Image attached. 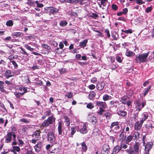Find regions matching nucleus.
<instances>
[{
  "instance_id": "1",
  "label": "nucleus",
  "mask_w": 154,
  "mask_h": 154,
  "mask_svg": "<svg viewBox=\"0 0 154 154\" xmlns=\"http://www.w3.org/2000/svg\"><path fill=\"white\" fill-rule=\"evenodd\" d=\"M140 144L138 142H136L134 144L133 147L130 146L128 149L125 150L128 154H139L141 150Z\"/></svg>"
},
{
  "instance_id": "2",
  "label": "nucleus",
  "mask_w": 154,
  "mask_h": 154,
  "mask_svg": "<svg viewBox=\"0 0 154 154\" xmlns=\"http://www.w3.org/2000/svg\"><path fill=\"white\" fill-rule=\"evenodd\" d=\"M95 106L97 108H99V109L97 112V113L99 115H101L103 113L105 112L104 109L107 107V105L105 102L97 101L96 102Z\"/></svg>"
},
{
  "instance_id": "3",
  "label": "nucleus",
  "mask_w": 154,
  "mask_h": 154,
  "mask_svg": "<svg viewBox=\"0 0 154 154\" xmlns=\"http://www.w3.org/2000/svg\"><path fill=\"white\" fill-rule=\"evenodd\" d=\"M149 53L138 54L136 56L135 62L137 63L145 62L148 56Z\"/></svg>"
},
{
  "instance_id": "4",
  "label": "nucleus",
  "mask_w": 154,
  "mask_h": 154,
  "mask_svg": "<svg viewBox=\"0 0 154 154\" xmlns=\"http://www.w3.org/2000/svg\"><path fill=\"white\" fill-rule=\"evenodd\" d=\"M56 118L53 116L48 117L47 119L45 120L41 124V127H47L50 125H52L53 122H55Z\"/></svg>"
},
{
  "instance_id": "5",
  "label": "nucleus",
  "mask_w": 154,
  "mask_h": 154,
  "mask_svg": "<svg viewBox=\"0 0 154 154\" xmlns=\"http://www.w3.org/2000/svg\"><path fill=\"white\" fill-rule=\"evenodd\" d=\"M119 124L118 122H112L110 126V128H113L114 130L116 131V132L117 133H119L121 131Z\"/></svg>"
},
{
  "instance_id": "6",
  "label": "nucleus",
  "mask_w": 154,
  "mask_h": 154,
  "mask_svg": "<svg viewBox=\"0 0 154 154\" xmlns=\"http://www.w3.org/2000/svg\"><path fill=\"white\" fill-rule=\"evenodd\" d=\"M47 140L50 143H53L55 140L56 137L52 131H50L47 134Z\"/></svg>"
},
{
  "instance_id": "7",
  "label": "nucleus",
  "mask_w": 154,
  "mask_h": 154,
  "mask_svg": "<svg viewBox=\"0 0 154 154\" xmlns=\"http://www.w3.org/2000/svg\"><path fill=\"white\" fill-rule=\"evenodd\" d=\"M60 147V146L59 143H56L54 144L51 146L52 151H51L50 153L52 154L57 152L59 151Z\"/></svg>"
},
{
  "instance_id": "8",
  "label": "nucleus",
  "mask_w": 154,
  "mask_h": 154,
  "mask_svg": "<svg viewBox=\"0 0 154 154\" xmlns=\"http://www.w3.org/2000/svg\"><path fill=\"white\" fill-rule=\"evenodd\" d=\"M153 145L152 142L150 141L147 142L145 146V153L149 154V151L152 148Z\"/></svg>"
},
{
  "instance_id": "9",
  "label": "nucleus",
  "mask_w": 154,
  "mask_h": 154,
  "mask_svg": "<svg viewBox=\"0 0 154 154\" xmlns=\"http://www.w3.org/2000/svg\"><path fill=\"white\" fill-rule=\"evenodd\" d=\"M59 11V9L51 7L48 8L46 11L47 12L49 13L53 14H55L57 13Z\"/></svg>"
},
{
  "instance_id": "10",
  "label": "nucleus",
  "mask_w": 154,
  "mask_h": 154,
  "mask_svg": "<svg viewBox=\"0 0 154 154\" xmlns=\"http://www.w3.org/2000/svg\"><path fill=\"white\" fill-rule=\"evenodd\" d=\"M88 119L89 122L92 123L93 125L96 124L97 122L96 117L91 114L88 115Z\"/></svg>"
},
{
  "instance_id": "11",
  "label": "nucleus",
  "mask_w": 154,
  "mask_h": 154,
  "mask_svg": "<svg viewBox=\"0 0 154 154\" xmlns=\"http://www.w3.org/2000/svg\"><path fill=\"white\" fill-rule=\"evenodd\" d=\"M145 127L148 130L151 131L154 128V122L152 121H149L145 125Z\"/></svg>"
},
{
  "instance_id": "12",
  "label": "nucleus",
  "mask_w": 154,
  "mask_h": 154,
  "mask_svg": "<svg viewBox=\"0 0 154 154\" xmlns=\"http://www.w3.org/2000/svg\"><path fill=\"white\" fill-rule=\"evenodd\" d=\"M109 145L107 144H104L101 149V154H107L109 150Z\"/></svg>"
},
{
  "instance_id": "13",
  "label": "nucleus",
  "mask_w": 154,
  "mask_h": 154,
  "mask_svg": "<svg viewBox=\"0 0 154 154\" xmlns=\"http://www.w3.org/2000/svg\"><path fill=\"white\" fill-rule=\"evenodd\" d=\"M4 138L5 139V143H8L11 142L12 140L11 132H7V134Z\"/></svg>"
},
{
  "instance_id": "14",
  "label": "nucleus",
  "mask_w": 154,
  "mask_h": 154,
  "mask_svg": "<svg viewBox=\"0 0 154 154\" xmlns=\"http://www.w3.org/2000/svg\"><path fill=\"white\" fill-rule=\"evenodd\" d=\"M151 114L149 112H144L141 115V121L143 122L146 121L148 118L149 116H150Z\"/></svg>"
},
{
  "instance_id": "15",
  "label": "nucleus",
  "mask_w": 154,
  "mask_h": 154,
  "mask_svg": "<svg viewBox=\"0 0 154 154\" xmlns=\"http://www.w3.org/2000/svg\"><path fill=\"white\" fill-rule=\"evenodd\" d=\"M41 132V131L39 130H36L35 131L33 132L32 135V138L36 140H39L41 137L40 135Z\"/></svg>"
},
{
  "instance_id": "16",
  "label": "nucleus",
  "mask_w": 154,
  "mask_h": 154,
  "mask_svg": "<svg viewBox=\"0 0 154 154\" xmlns=\"http://www.w3.org/2000/svg\"><path fill=\"white\" fill-rule=\"evenodd\" d=\"M58 134L59 135H65V133L63 132V130L62 128V123L60 121L58 122Z\"/></svg>"
},
{
  "instance_id": "17",
  "label": "nucleus",
  "mask_w": 154,
  "mask_h": 154,
  "mask_svg": "<svg viewBox=\"0 0 154 154\" xmlns=\"http://www.w3.org/2000/svg\"><path fill=\"white\" fill-rule=\"evenodd\" d=\"M5 77L7 79H8L10 77L14 76L15 73L13 72H11L10 70H7L5 73Z\"/></svg>"
},
{
  "instance_id": "18",
  "label": "nucleus",
  "mask_w": 154,
  "mask_h": 154,
  "mask_svg": "<svg viewBox=\"0 0 154 154\" xmlns=\"http://www.w3.org/2000/svg\"><path fill=\"white\" fill-rule=\"evenodd\" d=\"M125 128L122 130L121 132L119 135V139H120V140H121L122 141L125 140L126 138V135H125V133H126V132H125Z\"/></svg>"
},
{
  "instance_id": "19",
  "label": "nucleus",
  "mask_w": 154,
  "mask_h": 154,
  "mask_svg": "<svg viewBox=\"0 0 154 154\" xmlns=\"http://www.w3.org/2000/svg\"><path fill=\"white\" fill-rule=\"evenodd\" d=\"M119 101H118L112 100L110 102V105L111 107H114L117 108L119 105L118 103Z\"/></svg>"
},
{
  "instance_id": "20",
  "label": "nucleus",
  "mask_w": 154,
  "mask_h": 154,
  "mask_svg": "<svg viewBox=\"0 0 154 154\" xmlns=\"http://www.w3.org/2000/svg\"><path fill=\"white\" fill-rule=\"evenodd\" d=\"M143 122L141 121L140 122H137L135 124L134 127L135 129L137 130H139L141 127Z\"/></svg>"
},
{
  "instance_id": "21",
  "label": "nucleus",
  "mask_w": 154,
  "mask_h": 154,
  "mask_svg": "<svg viewBox=\"0 0 154 154\" xmlns=\"http://www.w3.org/2000/svg\"><path fill=\"white\" fill-rule=\"evenodd\" d=\"M42 145V143L41 142H38L36 145H35L34 148L35 151L37 152H38L41 150Z\"/></svg>"
},
{
  "instance_id": "22",
  "label": "nucleus",
  "mask_w": 154,
  "mask_h": 154,
  "mask_svg": "<svg viewBox=\"0 0 154 154\" xmlns=\"http://www.w3.org/2000/svg\"><path fill=\"white\" fill-rule=\"evenodd\" d=\"M82 146V152H85L88 149V147L85 142L81 143Z\"/></svg>"
},
{
  "instance_id": "23",
  "label": "nucleus",
  "mask_w": 154,
  "mask_h": 154,
  "mask_svg": "<svg viewBox=\"0 0 154 154\" xmlns=\"http://www.w3.org/2000/svg\"><path fill=\"white\" fill-rule=\"evenodd\" d=\"M80 131L82 134H85L87 133L88 131L86 128V126L85 124L83 123V127L80 129Z\"/></svg>"
},
{
  "instance_id": "24",
  "label": "nucleus",
  "mask_w": 154,
  "mask_h": 154,
  "mask_svg": "<svg viewBox=\"0 0 154 154\" xmlns=\"http://www.w3.org/2000/svg\"><path fill=\"white\" fill-rule=\"evenodd\" d=\"M105 85L104 82H102L97 83V89L99 90H101L104 88Z\"/></svg>"
},
{
  "instance_id": "25",
  "label": "nucleus",
  "mask_w": 154,
  "mask_h": 154,
  "mask_svg": "<svg viewBox=\"0 0 154 154\" xmlns=\"http://www.w3.org/2000/svg\"><path fill=\"white\" fill-rule=\"evenodd\" d=\"M140 133L137 131L134 132L132 135L133 140H137L139 138Z\"/></svg>"
},
{
  "instance_id": "26",
  "label": "nucleus",
  "mask_w": 154,
  "mask_h": 154,
  "mask_svg": "<svg viewBox=\"0 0 154 154\" xmlns=\"http://www.w3.org/2000/svg\"><path fill=\"white\" fill-rule=\"evenodd\" d=\"M151 87V85H150L147 88L145 89L143 93V95L144 97L145 96L147 95Z\"/></svg>"
},
{
  "instance_id": "27",
  "label": "nucleus",
  "mask_w": 154,
  "mask_h": 154,
  "mask_svg": "<svg viewBox=\"0 0 154 154\" xmlns=\"http://www.w3.org/2000/svg\"><path fill=\"white\" fill-rule=\"evenodd\" d=\"M4 82L0 81V91L2 92L5 93L6 91L4 89Z\"/></svg>"
},
{
  "instance_id": "28",
  "label": "nucleus",
  "mask_w": 154,
  "mask_h": 154,
  "mask_svg": "<svg viewBox=\"0 0 154 154\" xmlns=\"http://www.w3.org/2000/svg\"><path fill=\"white\" fill-rule=\"evenodd\" d=\"M88 42V39H85L83 41L79 43V46L82 47L84 48L86 45V44Z\"/></svg>"
},
{
  "instance_id": "29",
  "label": "nucleus",
  "mask_w": 154,
  "mask_h": 154,
  "mask_svg": "<svg viewBox=\"0 0 154 154\" xmlns=\"http://www.w3.org/2000/svg\"><path fill=\"white\" fill-rule=\"evenodd\" d=\"M127 112L123 110H119L117 112V114L120 116L124 117L127 115Z\"/></svg>"
},
{
  "instance_id": "30",
  "label": "nucleus",
  "mask_w": 154,
  "mask_h": 154,
  "mask_svg": "<svg viewBox=\"0 0 154 154\" xmlns=\"http://www.w3.org/2000/svg\"><path fill=\"white\" fill-rule=\"evenodd\" d=\"M95 93L93 91L91 92L88 96V98L90 100H92L95 97Z\"/></svg>"
},
{
  "instance_id": "31",
  "label": "nucleus",
  "mask_w": 154,
  "mask_h": 154,
  "mask_svg": "<svg viewBox=\"0 0 154 154\" xmlns=\"http://www.w3.org/2000/svg\"><path fill=\"white\" fill-rule=\"evenodd\" d=\"M64 118L66 122V125L67 126H69L70 124V121L68 117L66 116H64Z\"/></svg>"
},
{
  "instance_id": "32",
  "label": "nucleus",
  "mask_w": 154,
  "mask_h": 154,
  "mask_svg": "<svg viewBox=\"0 0 154 154\" xmlns=\"http://www.w3.org/2000/svg\"><path fill=\"white\" fill-rule=\"evenodd\" d=\"M112 99V97L107 94L104 95L103 97V99L104 101H107L109 100Z\"/></svg>"
},
{
  "instance_id": "33",
  "label": "nucleus",
  "mask_w": 154,
  "mask_h": 154,
  "mask_svg": "<svg viewBox=\"0 0 154 154\" xmlns=\"http://www.w3.org/2000/svg\"><path fill=\"white\" fill-rule=\"evenodd\" d=\"M126 139L125 141V143L126 144H128L129 143L131 142L132 140L133 139L132 135H129L127 137V138Z\"/></svg>"
},
{
  "instance_id": "34",
  "label": "nucleus",
  "mask_w": 154,
  "mask_h": 154,
  "mask_svg": "<svg viewBox=\"0 0 154 154\" xmlns=\"http://www.w3.org/2000/svg\"><path fill=\"white\" fill-rule=\"evenodd\" d=\"M112 36L116 40H117L119 38V35L116 32H113L112 34Z\"/></svg>"
},
{
  "instance_id": "35",
  "label": "nucleus",
  "mask_w": 154,
  "mask_h": 154,
  "mask_svg": "<svg viewBox=\"0 0 154 154\" xmlns=\"http://www.w3.org/2000/svg\"><path fill=\"white\" fill-rule=\"evenodd\" d=\"M134 54V52L130 51H127L125 53V55L128 57H131Z\"/></svg>"
},
{
  "instance_id": "36",
  "label": "nucleus",
  "mask_w": 154,
  "mask_h": 154,
  "mask_svg": "<svg viewBox=\"0 0 154 154\" xmlns=\"http://www.w3.org/2000/svg\"><path fill=\"white\" fill-rule=\"evenodd\" d=\"M68 24V22L66 20L61 21L60 22V26L61 27L66 26Z\"/></svg>"
},
{
  "instance_id": "37",
  "label": "nucleus",
  "mask_w": 154,
  "mask_h": 154,
  "mask_svg": "<svg viewBox=\"0 0 154 154\" xmlns=\"http://www.w3.org/2000/svg\"><path fill=\"white\" fill-rule=\"evenodd\" d=\"M14 23L12 20H9L7 21L6 23V25L8 26H12L13 25Z\"/></svg>"
},
{
  "instance_id": "38",
  "label": "nucleus",
  "mask_w": 154,
  "mask_h": 154,
  "mask_svg": "<svg viewBox=\"0 0 154 154\" xmlns=\"http://www.w3.org/2000/svg\"><path fill=\"white\" fill-rule=\"evenodd\" d=\"M22 35H23V34L20 32H14L12 34V35L17 37H21L22 36Z\"/></svg>"
},
{
  "instance_id": "39",
  "label": "nucleus",
  "mask_w": 154,
  "mask_h": 154,
  "mask_svg": "<svg viewBox=\"0 0 154 154\" xmlns=\"http://www.w3.org/2000/svg\"><path fill=\"white\" fill-rule=\"evenodd\" d=\"M122 32H124L127 34H131L133 32V30L131 29H128L127 30H125L123 29H122Z\"/></svg>"
},
{
  "instance_id": "40",
  "label": "nucleus",
  "mask_w": 154,
  "mask_h": 154,
  "mask_svg": "<svg viewBox=\"0 0 154 154\" xmlns=\"http://www.w3.org/2000/svg\"><path fill=\"white\" fill-rule=\"evenodd\" d=\"M119 147V146L117 145L113 149V151L112 152V154H116L119 152V151L118 149Z\"/></svg>"
},
{
  "instance_id": "41",
  "label": "nucleus",
  "mask_w": 154,
  "mask_h": 154,
  "mask_svg": "<svg viewBox=\"0 0 154 154\" xmlns=\"http://www.w3.org/2000/svg\"><path fill=\"white\" fill-rule=\"evenodd\" d=\"M13 149L11 151L13 152L15 151L19 152L20 150V148L18 146H13Z\"/></svg>"
},
{
  "instance_id": "42",
  "label": "nucleus",
  "mask_w": 154,
  "mask_h": 154,
  "mask_svg": "<svg viewBox=\"0 0 154 154\" xmlns=\"http://www.w3.org/2000/svg\"><path fill=\"white\" fill-rule=\"evenodd\" d=\"M105 116L106 119H110L111 116V114L109 112H106L104 114V115L103 116Z\"/></svg>"
},
{
  "instance_id": "43",
  "label": "nucleus",
  "mask_w": 154,
  "mask_h": 154,
  "mask_svg": "<svg viewBox=\"0 0 154 154\" xmlns=\"http://www.w3.org/2000/svg\"><path fill=\"white\" fill-rule=\"evenodd\" d=\"M127 100V97H123L122 98L120 101L124 104H126V102Z\"/></svg>"
},
{
  "instance_id": "44",
  "label": "nucleus",
  "mask_w": 154,
  "mask_h": 154,
  "mask_svg": "<svg viewBox=\"0 0 154 154\" xmlns=\"http://www.w3.org/2000/svg\"><path fill=\"white\" fill-rule=\"evenodd\" d=\"M42 46L43 48L48 50H50L51 49V47L47 44H42Z\"/></svg>"
},
{
  "instance_id": "45",
  "label": "nucleus",
  "mask_w": 154,
  "mask_h": 154,
  "mask_svg": "<svg viewBox=\"0 0 154 154\" xmlns=\"http://www.w3.org/2000/svg\"><path fill=\"white\" fill-rule=\"evenodd\" d=\"M24 46L27 49L30 51H32L34 50V48H31L27 44H24Z\"/></svg>"
},
{
  "instance_id": "46",
  "label": "nucleus",
  "mask_w": 154,
  "mask_h": 154,
  "mask_svg": "<svg viewBox=\"0 0 154 154\" xmlns=\"http://www.w3.org/2000/svg\"><path fill=\"white\" fill-rule=\"evenodd\" d=\"M141 105V102L140 101L138 100L136 102V103H135V106L136 107H139L141 108V107L142 106Z\"/></svg>"
},
{
  "instance_id": "47",
  "label": "nucleus",
  "mask_w": 154,
  "mask_h": 154,
  "mask_svg": "<svg viewBox=\"0 0 154 154\" xmlns=\"http://www.w3.org/2000/svg\"><path fill=\"white\" fill-rule=\"evenodd\" d=\"M19 121L20 122H23L26 124L28 123L29 122V121L25 118H22L20 119Z\"/></svg>"
},
{
  "instance_id": "48",
  "label": "nucleus",
  "mask_w": 154,
  "mask_h": 154,
  "mask_svg": "<svg viewBox=\"0 0 154 154\" xmlns=\"http://www.w3.org/2000/svg\"><path fill=\"white\" fill-rule=\"evenodd\" d=\"M27 3L29 5L33 6H35V2H33L32 0H29L27 2Z\"/></svg>"
},
{
  "instance_id": "49",
  "label": "nucleus",
  "mask_w": 154,
  "mask_h": 154,
  "mask_svg": "<svg viewBox=\"0 0 154 154\" xmlns=\"http://www.w3.org/2000/svg\"><path fill=\"white\" fill-rule=\"evenodd\" d=\"M14 95L17 98H19L23 95H22L21 92L19 93L15 92L14 93Z\"/></svg>"
},
{
  "instance_id": "50",
  "label": "nucleus",
  "mask_w": 154,
  "mask_h": 154,
  "mask_svg": "<svg viewBox=\"0 0 154 154\" xmlns=\"http://www.w3.org/2000/svg\"><path fill=\"white\" fill-rule=\"evenodd\" d=\"M26 39L29 40L35 38V36L34 35H30L26 36Z\"/></svg>"
},
{
  "instance_id": "51",
  "label": "nucleus",
  "mask_w": 154,
  "mask_h": 154,
  "mask_svg": "<svg viewBox=\"0 0 154 154\" xmlns=\"http://www.w3.org/2000/svg\"><path fill=\"white\" fill-rule=\"evenodd\" d=\"M10 62L12 63V64L14 65V68L16 69L18 66V65L15 61H14L10 60Z\"/></svg>"
},
{
  "instance_id": "52",
  "label": "nucleus",
  "mask_w": 154,
  "mask_h": 154,
  "mask_svg": "<svg viewBox=\"0 0 154 154\" xmlns=\"http://www.w3.org/2000/svg\"><path fill=\"white\" fill-rule=\"evenodd\" d=\"M111 7L112 9L114 11H116L118 9V6L116 4H112Z\"/></svg>"
},
{
  "instance_id": "53",
  "label": "nucleus",
  "mask_w": 154,
  "mask_h": 154,
  "mask_svg": "<svg viewBox=\"0 0 154 154\" xmlns=\"http://www.w3.org/2000/svg\"><path fill=\"white\" fill-rule=\"evenodd\" d=\"M35 3L36 4L37 7L39 8H42L43 7L44 5L42 4L39 3L38 1H36Z\"/></svg>"
},
{
  "instance_id": "54",
  "label": "nucleus",
  "mask_w": 154,
  "mask_h": 154,
  "mask_svg": "<svg viewBox=\"0 0 154 154\" xmlns=\"http://www.w3.org/2000/svg\"><path fill=\"white\" fill-rule=\"evenodd\" d=\"M71 134L72 135H73L76 132V128L74 126L72 127L71 128Z\"/></svg>"
},
{
  "instance_id": "55",
  "label": "nucleus",
  "mask_w": 154,
  "mask_h": 154,
  "mask_svg": "<svg viewBox=\"0 0 154 154\" xmlns=\"http://www.w3.org/2000/svg\"><path fill=\"white\" fill-rule=\"evenodd\" d=\"M20 49L22 51L21 53L27 56H29V54L26 52L24 49L22 48H20Z\"/></svg>"
},
{
  "instance_id": "56",
  "label": "nucleus",
  "mask_w": 154,
  "mask_h": 154,
  "mask_svg": "<svg viewBox=\"0 0 154 154\" xmlns=\"http://www.w3.org/2000/svg\"><path fill=\"white\" fill-rule=\"evenodd\" d=\"M18 145L19 146H22L24 145V143L21 139L18 140Z\"/></svg>"
},
{
  "instance_id": "57",
  "label": "nucleus",
  "mask_w": 154,
  "mask_h": 154,
  "mask_svg": "<svg viewBox=\"0 0 154 154\" xmlns=\"http://www.w3.org/2000/svg\"><path fill=\"white\" fill-rule=\"evenodd\" d=\"M105 33L106 35H107L108 38H109L110 37L109 31L108 29H106L105 30Z\"/></svg>"
},
{
  "instance_id": "58",
  "label": "nucleus",
  "mask_w": 154,
  "mask_h": 154,
  "mask_svg": "<svg viewBox=\"0 0 154 154\" xmlns=\"http://www.w3.org/2000/svg\"><path fill=\"white\" fill-rule=\"evenodd\" d=\"M86 106L87 108L90 109H92L94 107V106L91 103H89L87 104Z\"/></svg>"
},
{
  "instance_id": "59",
  "label": "nucleus",
  "mask_w": 154,
  "mask_h": 154,
  "mask_svg": "<svg viewBox=\"0 0 154 154\" xmlns=\"http://www.w3.org/2000/svg\"><path fill=\"white\" fill-rule=\"evenodd\" d=\"M133 118L135 120H137L138 118V112L134 113L133 115Z\"/></svg>"
},
{
  "instance_id": "60",
  "label": "nucleus",
  "mask_w": 154,
  "mask_h": 154,
  "mask_svg": "<svg viewBox=\"0 0 154 154\" xmlns=\"http://www.w3.org/2000/svg\"><path fill=\"white\" fill-rule=\"evenodd\" d=\"M116 60L119 63H121L122 60V59L120 57L116 56Z\"/></svg>"
},
{
  "instance_id": "61",
  "label": "nucleus",
  "mask_w": 154,
  "mask_h": 154,
  "mask_svg": "<svg viewBox=\"0 0 154 154\" xmlns=\"http://www.w3.org/2000/svg\"><path fill=\"white\" fill-rule=\"evenodd\" d=\"M51 110L49 109H48L47 111H46L45 112V114L46 116H48L51 115Z\"/></svg>"
},
{
  "instance_id": "62",
  "label": "nucleus",
  "mask_w": 154,
  "mask_h": 154,
  "mask_svg": "<svg viewBox=\"0 0 154 154\" xmlns=\"http://www.w3.org/2000/svg\"><path fill=\"white\" fill-rule=\"evenodd\" d=\"M35 83L38 85L40 86H41L42 85V81L39 80H37L36 81V82H35Z\"/></svg>"
},
{
  "instance_id": "63",
  "label": "nucleus",
  "mask_w": 154,
  "mask_h": 154,
  "mask_svg": "<svg viewBox=\"0 0 154 154\" xmlns=\"http://www.w3.org/2000/svg\"><path fill=\"white\" fill-rule=\"evenodd\" d=\"M65 96L67 97L68 98H71L73 96L72 93L71 92H69L68 94H66Z\"/></svg>"
},
{
  "instance_id": "64",
  "label": "nucleus",
  "mask_w": 154,
  "mask_h": 154,
  "mask_svg": "<svg viewBox=\"0 0 154 154\" xmlns=\"http://www.w3.org/2000/svg\"><path fill=\"white\" fill-rule=\"evenodd\" d=\"M60 74H64L66 72V69L63 68H62L59 70Z\"/></svg>"
}]
</instances>
